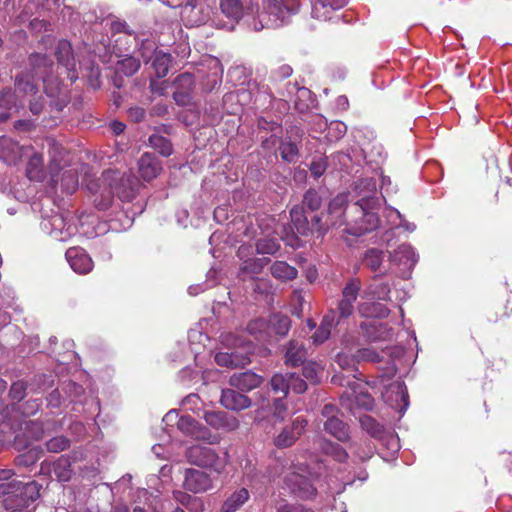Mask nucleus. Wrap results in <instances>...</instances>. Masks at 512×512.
<instances>
[{
    "label": "nucleus",
    "mask_w": 512,
    "mask_h": 512,
    "mask_svg": "<svg viewBox=\"0 0 512 512\" xmlns=\"http://www.w3.org/2000/svg\"><path fill=\"white\" fill-rule=\"evenodd\" d=\"M215 361L220 366L238 367L249 363L250 359L247 355L239 356L235 352H219L215 355Z\"/></svg>",
    "instance_id": "obj_32"
},
{
    "label": "nucleus",
    "mask_w": 512,
    "mask_h": 512,
    "mask_svg": "<svg viewBox=\"0 0 512 512\" xmlns=\"http://www.w3.org/2000/svg\"><path fill=\"white\" fill-rule=\"evenodd\" d=\"M69 447V440L63 436H57L50 439L46 443V448L49 452L59 453Z\"/></svg>",
    "instance_id": "obj_56"
},
{
    "label": "nucleus",
    "mask_w": 512,
    "mask_h": 512,
    "mask_svg": "<svg viewBox=\"0 0 512 512\" xmlns=\"http://www.w3.org/2000/svg\"><path fill=\"white\" fill-rule=\"evenodd\" d=\"M307 357V351L302 343L292 340L289 342L286 353L285 363L290 366H298L304 362Z\"/></svg>",
    "instance_id": "obj_29"
},
{
    "label": "nucleus",
    "mask_w": 512,
    "mask_h": 512,
    "mask_svg": "<svg viewBox=\"0 0 512 512\" xmlns=\"http://www.w3.org/2000/svg\"><path fill=\"white\" fill-rule=\"evenodd\" d=\"M357 358L358 360H365L371 362H380L382 360L380 354L372 348H363L358 350Z\"/></svg>",
    "instance_id": "obj_62"
},
{
    "label": "nucleus",
    "mask_w": 512,
    "mask_h": 512,
    "mask_svg": "<svg viewBox=\"0 0 512 512\" xmlns=\"http://www.w3.org/2000/svg\"><path fill=\"white\" fill-rule=\"evenodd\" d=\"M324 429L327 433L339 441H346L349 438L347 425L338 417V410L332 404H326L322 409Z\"/></svg>",
    "instance_id": "obj_10"
},
{
    "label": "nucleus",
    "mask_w": 512,
    "mask_h": 512,
    "mask_svg": "<svg viewBox=\"0 0 512 512\" xmlns=\"http://www.w3.org/2000/svg\"><path fill=\"white\" fill-rule=\"evenodd\" d=\"M152 67L158 78L165 77L171 63V56L162 51L155 52L152 57Z\"/></svg>",
    "instance_id": "obj_37"
},
{
    "label": "nucleus",
    "mask_w": 512,
    "mask_h": 512,
    "mask_svg": "<svg viewBox=\"0 0 512 512\" xmlns=\"http://www.w3.org/2000/svg\"><path fill=\"white\" fill-rule=\"evenodd\" d=\"M384 259V253L381 250L376 248L368 249L363 256V264L371 269L372 271H377Z\"/></svg>",
    "instance_id": "obj_43"
},
{
    "label": "nucleus",
    "mask_w": 512,
    "mask_h": 512,
    "mask_svg": "<svg viewBox=\"0 0 512 512\" xmlns=\"http://www.w3.org/2000/svg\"><path fill=\"white\" fill-rule=\"evenodd\" d=\"M303 204L310 210L315 211L321 206V198L314 190H308L303 199Z\"/></svg>",
    "instance_id": "obj_59"
},
{
    "label": "nucleus",
    "mask_w": 512,
    "mask_h": 512,
    "mask_svg": "<svg viewBox=\"0 0 512 512\" xmlns=\"http://www.w3.org/2000/svg\"><path fill=\"white\" fill-rule=\"evenodd\" d=\"M303 375L311 383L316 384L320 381L324 368L315 361L303 362Z\"/></svg>",
    "instance_id": "obj_44"
},
{
    "label": "nucleus",
    "mask_w": 512,
    "mask_h": 512,
    "mask_svg": "<svg viewBox=\"0 0 512 512\" xmlns=\"http://www.w3.org/2000/svg\"><path fill=\"white\" fill-rule=\"evenodd\" d=\"M34 74H21L15 79V90L4 89L0 92V122L6 121L13 113L24 107V100L28 98L29 110L33 115H39L44 107L42 96L38 95L35 77L41 78L45 93L54 98L51 105L60 111L66 106L68 99L63 93L62 84L52 75L53 63L46 55L35 53L29 58Z\"/></svg>",
    "instance_id": "obj_1"
},
{
    "label": "nucleus",
    "mask_w": 512,
    "mask_h": 512,
    "mask_svg": "<svg viewBox=\"0 0 512 512\" xmlns=\"http://www.w3.org/2000/svg\"><path fill=\"white\" fill-rule=\"evenodd\" d=\"M267 259L261 258H251L248 260H244L241 265V272L247 274H259L263 268L267 265Z\"/></svg>",
    "instance_id": "obj_51"
},
{
    "label": "nucleus",
    "mask_w": 512,
    "mask_h": 512,
    "mask_svg": "<svg viewBox=\"0 0 512 512\" xmlns=\"http://www.w3.org/2000/svg\"><path fill=\"white\" fill-rule=\"evenodd\" d=\"M46 142L50 156L47 169L52 185L56 186L60 181L62 191L66 194H73L79 185L76 169L64 170L68 166L65 149L53 139H47Z\"/></svg>",
    "instance_id": "obj_3"
},
{
    "label": "nucleus",
    "mask_w": 512,
    "mask_h": 512,
    "mask_svg": "<svg viewBox=\"0 0 512 512\" xmlns=\"http://www.w3.org/2000/svg\"><path fill=\"white\" fill-rule=\"evenodd\" d=\"M65 257L70 267L78 274H87L93 269L91 257L80 247L69 248Z\"/></svg>",
    "instance_id": "obj_18"
},
{
    "label": "nucleus",
    "mask_w": 512,
    "mask_h": 512,
    "mask_svg": "<svg viewBox=\"0 0 512 512\" xmlns=\"http://www.w3.org/2000/svg\"><path fill=\"white\" fill-rule=\"evenodd\" d=\"M182 16L191 26H198L209 19V11L205 10L199 0H183Z\"/></svg>",
    "instance_id": "obj_21"
},
{
    "label": "nucleus",
    "mask_w": 512,
    "mask_h": 512,
    "mask_svg": "<svg viewBox=\"0 0 512 512\" xmlns=\"http://www.w3.org/2000/svg\"><path fill=\"white\" fill-rule=\"evenodd\" d=\"M54 473L56 477L62 481L67 482L72 476L71 461L67 456L59 457L53 465Z\"/></svg>",
    "instance_id": "obj_40"
},
{
    "label": "nucleus",
    "mask_w": 512,
    "mask_h": 512,
    "mask_svg": "<svg viewBox=\"0 0 512 512\" xmlns=\"http://www.w3.org/2000/svg\"><path fill=\"white\" fill-rule=\"evenodd\" d=\"M288 379H289V390H292L298 394L304 393L306 391L307 384L298 375H296L295 373H290V374H288Z\"/></svg>",
    "instance_id": "obj_60"
},
{
    "label": "nucleus",
    "mask_w": 512,
    "mask_h": 512,
    "mask_svg": "<svg viewBox=\"0 0 512 512\" xmlns=\"http://www.w3.org/2000/svg\"><path fill=\"white\" fill-rule=\"evenodd\" d=\"M367 293L373 298L386 300L390 293V287L387 283L377 282L374 278V282L367 288Z\"/></svg>",
    "instance_id": "obj_52"
},
{
    "label": "nucleus",
    "mask_w": 512,
    "mask_h": 512,
    "mask_svg": "<svg viewBox=\"0 0 512 512\" xmlns=\"http://www.w3.org/2000/svg\"><path fill=\"white\" fill-rule=\"evenodd\" d=\"M389 393H395L396 394V402L400 401L401 404L396 405L397 408L400 410L406 409L408 406V393L406 386L403 382H394L390 385V387L387 389L385 397L387 400H389L390 396Z\"/></svg>",
    "instance_id": "obj_39"
},
{
    "label": "nucleus",
    "mask_w": 512,
    "mask_h": 512,
    "mask_svg": "<svg viewBox=\"0 0 512 512\" xmlns=\"http://www.w3.org/2000/svg\"><path fill=\"white\" fill-rule=\"evenodd\" d=\"M183 486L192 493H203L212 488V480L207 473L189 468L185 471Z\"/></svg>",
    "instance_id": "obj_15"
},
{
    "label": "nucleus",
    "mask_w": 512,
    "mask_h": 512,
    "mask_svg": "<svg viewBox=\"0 0 512 512\" xmlns=\"http://www.w3.org/2000/svg\"><path fill=\"white\" fill-rule=\"evenodd\" d=\"M354 191L358 199L351 205L347 204L346 194H339L330 201L327 221L333 227L345 225L344 232L361 236L378 228L380 223L376 180L371 177L362 178L356 182Z\"/></svg>",
    "instance_id": "obj_2"
},
{
    "label": "nucleus",
    "mask_w": 512,
    "mask_h": 512,
    "mask_svg": "<svg viewBox=\"0 0 512 512\" xmlns=\"http://www.w3.org/2000/svg\"><path fill=\"white\" fill-rule=\"evenodd\" d=\"M267 326V328H269V335L274 333L279 336H284L290 329V319L285 315L274 314L269 318Z\"/></svg>",
    "instance_id": "obj_34"
},
{
    "label": "nucleus",
    "mask_w": 512,
    "mask_h": 512,
    "mask_svg": "<svg viewBox=\"0 0 512 512\" xmlns=\"http://www.w3.org/2000/svg\"><path fill=\"white\" fill-rule=\"evenodd\" d=\"M279 248L280 244L276 238L265 237L256 242V251L258 254L273 255L279 250Z\"/></svg>",
    "instance_id": "obj_48"
},
{
    "label": "nucleus",
    "mask_w": 512,
    "mask_h": 512,
    "mask_svg": "<svg viewBox=\"0 0 512 512\" xmlns=\"http://www.w3.org/2000/svg\"><path fill=\"white\" fill-rule=\"evenodd\" d=\"M277 512H312L308 509H305L301 505L289 504L286 502H280L277 506Z\"/></svg>",
    "instance_id": "obj_64"
},
{
    "label": "nucleus",
    "mask_w": 512,
    "mask_h": 512,
    "mask_svg": "<svg viewBox=\"0 0 512 512\" xmlns=\"http://www.w3.org/2000/svg\"><path fill=\"white\" fill-rule=\"evenodd\" d=\"M250 494L246 488L235 490L223 503L221 512H235L249 499Z\"/></svg>",
    "instance_id": "obj_30"
},
{
    "label": "nucleus",
    "mask_w": 512,
    "mask_h": 512,
    "mask_svg": "<svg viewBox=\"0 0 512 512\" xmlns=\"http://www.w3.org/2000/svg\"><path fill=\"white\" fill-rule=\"evenodd\" d=\"M173 497L179 504L186 507L191 512H197L201 507V500L197 497H193L184 491H174Z\"/></svg>",
    "instance_id": "obj_41"
},
{
    "label": "nucleus",
    "mask_w": 512,
    "mask_h": 512,
    "mask_svg": "<svg viewBox=\"0 0 512 512\" xmlns=\"http://www.w3.org/2000/svg\"><path fill=\"white\" fill-rule=\"evenodd\" d=\"M21 488V482L16 481L15 479H10L8 481H4L0 483V497L8 496L5 499V506L7 509H12V501L13 497H18V491Z\"/></svg>",
    "instance_id": "obj_36"
},
{
    "label": "nucleus",
    "mask_w": 512,
    "mask_h": 512,
    "mask_svg": "<svg viewBox=\"0 0 512 512\" xmlns=\"http://www.w3.org/2000/svg\"><path fill=\"white\" fill-rule=\"evenodd\" d=\"M36 7L33 0H6L4 3L6 13L22 21H25Z\"/></svg>",
    "instance_id": "obj_26"
},
{
    "label": "nucleus",
    "mask_w": 512,
    "mask_h": 512,
    "mask_svg": "<svg viewBox=\"0 0 512 512\" xmlns=\"http://www.w3.org/2000/svg\"><path fill=\"white\" fill-rule=\"evenodd\" d=\"M25 430L29 433L32 440H39L43 436L42 425L38 422L29 421L25 423Z\"/></svg>",
    "instance_id": "obj_63"
},
{
    "label": "nucleus",
    "mask_w": 512,
    "mask_h": 512,
    "mask_svg": "<svg viewBox=\"0 0 512 512\" xmlns=\"http://www.w3.org/2000/svg\"><path fill=\"white\" fill-rule=\"evenodd\" d=\"M150 145L163 156H169L172 153V145L170 141L158 134H152L149 137Z\"/></svg>",
    "instance_id": "obj_50"
},
{
    "label": "nucleus",
    "mask_w": 512,
    "mask_h": 512,
    "mask_svg": "<svg viewBox=\"0 0 512 512\" xmlns=\"http://www.w3.org/2000/svg\"><path fill=\"white\" fill-rule=\"evenodd\" d=\"M331 382L340 386H346L347 389L340 397L343 407L355 413L357 408L371 410L374 406V399L365 390V386L358 380H347L343 374H335Z\"/></svg>",
    "instance_id": "obj_5"
},
{
    "label": "nucleus",
    "mask_w": 512,
    "mask_h": 512,
    "mask_svg": "<svg viewBox=\"0 0 512 512\" xmlns=\"http://www.w3.org/2000/svg\"><path fill=\"white\" fill-rule=\"evenodd\" d=\"M163 422L167 426H177V429L184 435L190 436L195 439H206L209 436V432L206 428L201 426L194 418L190 415L178 416V413L174 410L169 411L163 417Z\"/></svg>",
    "instance_id": "obj_9"
},
{
    "label": "nucleus",
    "mask_w": 512,
    "mask_h": 512,
    "mask_svg": "<svg viewBox=\"0 0 512 512\" xmlns=\"http://www.w3.org/2000/svg\"><path fill=\"white\" fill-rule=\"evenodd\" d=\"M335 361L342 370L349 371V372L356 371V366H357V362H358L357 356L354 357V356L348 355L345 352H340L336 355Z\"/></svg>",
    "instance_id": "obj_54"
},
{
    "label": "nucleus",
    "mask_w": 512,
    "mask_h": 512,
    "mask_svg": "<svg viewBox=\"0 0 512 512\" xmlns=\"http://www.w3.org/2000/svg\"><path fill=\"white\" fill-rule=\"evenodd\" d=\"M345 5V0H312V17L326 21L331 18V14L341 9Z\"/></svg>",
    "instance_id": "obj_25"
},
{
    "label": "nucleus",
    "mask_w": 512,
    "mask_h": 512,
    "mask_svg": "<svg viewBox=\"0 0 512 512\" xmlns=\"http://www.w3.org/2000/svg\"><path fill=\"white\" fill-rule=\"evenodd\" d=\"M40 227L42 231L61 242L69 240L77 232L76 226L67 221L62 214H53L43 218Z\"/></svg>",
    "instance_id": "obj_8"
},
{
    "label": "nucleus",
    "mask_w": 512,
    "mask_h": 512,
    "mask_svg": "<svg viewBox=\"0 0 512 512\" xmlns=\"http://www.w3.org/2000/svg\"><path fill=\"white\" fill-rule=\"evenodd\" d=\"M390 257L391 262L399 266L403 276L408 275L418 261L417 255L409 244L400 245Z\"/></svg>",
    "instance_id": "obj_17"
},
{
    "label": "nucleus",
    "mask_w": 512,
    "mask_h": 512,
    "mask_svg": "<svg viewBox=\"0 0 512 512\" xmlns=\"http://www.w3.org/2000/svg\"><path fill=\"white\" fill-rule=\"evenodd\" d=\"M24 157L28 158L26 167V176L28 179L31 181L42 182L46 177L42 154L34 151L32 148L28 155H24Z\"/></svg>",
    "instance_id": "obj_27"
},
{
    "label": "nucleus",
    "mask_w": 512,
    "mask_h": 512,
    "mask_svg": "<svg viewBox=\"0 0 512 512\" xmlns=\"http://www.w3.org/2000/svg\"><path fill=\"white\" fill-rule=\"evenodd\" d=\"M27 385L24 381H16L11 385L10 397L13 400L21 401L26 395Z\"/></svg>",
    "instance_id": "obj_61"
},
{
    "label": "nucleus",
    "mask_w": 512,
    "mask_h": 512,
    "mask_svg": "<svg viewBox=\"0 0 512 512\" xmlns=\"http://www.w3.org/2000/svg\"><path fill=\"white\" fill-rule=\"evenodd\" d=\"M138 171L145 181H151L159 175L161 164L153 154L145 153L138 161Z\"/></svg>",
    "instance_id": "obj_28"
},
{
    "label": "nucleus",
    "mask_w": 512,
    "mask_h": 512,
    "mask_svg": "<svg viewBox=\"0 0 512 512\" xmlns=\"http://www.w3.org/2000/svg\"><path fill=\"white\" fill-rule=\"evenodd\" d=\"M280 153L283 160L287 162H294L298 155V148L292 142H282L280 147Z\"/></svg>",
    "instance_id": "obj_55"
},
{
    "label": "nucleus",
    "mask_w": 512,
    "mask_h": 512,
    "mask_svg": "<svg viewBox=\"0 0 512 512\" xmlns=\"http://www.w3.org/2000/svg\"><path fill=\"white\" fill-rule=\"evenodd\" d=\"M359 313L364 317L384 318L389 310L381 303H361L358 306Z\"/></svg>",
    "instance_id": "obj_38"
},
{
    "label": "nucleus",
    "mask_w": 512,
    "mask_h": 512,
    "mask_svg": "<svg viewBox=\"0 0 512 512\" xmlns=\"http://www.w3.org/2000/svg\"><path fill=\"white\" fill-rule=\"evenodd\" d=\"M335 326V312L331 310L329 313H327L319 326V328L316 330L314 335L312 336L313 343L314 344H322L325 342L331 333V329Z\"/></svg>",
    "instance_id": "obj_31"
},
{
    "label": "nucleus",
    "mask_w": 512,
    "mask_h": 512,
    "mask_svg": "<svg viewBox=\"0 0 512 512\" xmlns=\"http://www.w3.org/2000/svg\"><path fill=\"white\" fill-rule=\"evenodd\" d=\"M220 8L229 18L238 20L242 16V5L239 0H220Z\"/></svg>",
    "instance_id": "obj_46"
},
{
    "label": "nucleus",
    "mask_w": 512,
    "mask_h": 512,
    "mask_svg": "<svg viewBox=\"0 0 512 512\" xmlns=\"http://www.w3.org/2000/svg\"><path fill=\"white\" fill-rule=\"evenodd\" d=\"M186 457L189 463L210 469L218 474L225 470L229 462L227 450L200 444L190 446L186 450Z\"/></svg>",
    "instance_id": "obj_6"
},
{
    "label": "nucleus",
    "mask_w": 512,
    "mask_h": 512,
    "mask_svg": "<svg viewBox=\"0 0 512 512\" xmlns=\"http://www.w3.org/2000/svg\"><path fill=\"white\" fill-rule=\"evenodd\" d=\"M264 319H255L249 322L247 331L253 335L257 340H265L269 335V328Z\"/></svg>",
    "instance_id": "obj_45"
},
{
    "label": "nucleus",
    "mask_w": 512,
    "mask_h": 512,
    "mask_svg": "<svg viewBox=\"0 0 512 512\" xmlns=\"http://www.w3.org/2000/svg\"><path fill=\"white\" fill-rule=\"evenodd\" d=\"M299 9L298 0H266L264 9L253 18L250 27L259 32L263 29L277 28Z\"/></svg>",
    "instance_id": "obj_4"
},
{
    "label": "nucleus",
    "mask_w": 512,
    "mask_h": 512,
    "mask_svg": "<svg viewBox=\"0 0 512 512\" xmlns=\"http://www.w3.org/2000/svg\"><path fill=\"white\" fill-rule=\"evenodd\" d=\"M263 378L252 371L234 373L229 378L230 386L242 391L249 392L261 385Z\"/></svg>",
    "instance_id": "obj_24"
},
{
    "label": "nucleus",
    "mask_w": 512,
    "mask_h": 512,
    "mask_svg": "<svg viewBox=\"0 0 512 512\" xmlns=\"http://www.w3.org/2000/svg\"><path fill=\"white\" fill-rule=\"evenodd\" d=\"M18 496L21 497V502L23 504H27L29 501L33 502L40 496V486L35 481H31L26 484L21 483Z\"/></svg>",
    "instance_id": "obj_42"
},
{
    "label": "nucleus",
    "mask_w": 512,
    "mask_h": 512,
    "mask_svg": "<svg viewBox=\"0 0 512 512\" xmlns=\"http://www.w3.org/2000/svg\"><path fill=\"white\" fill-rule=\"evenodd\" d=\"M257 409L254 412V420L258 423L263 422L269 416L272 408L269 401V392L260 391L257 393V399L255 401Z\"/></svg>",
    "instance_id": "obj_33"
},
{
    "label": "nucleus",
    "mask_w": 512,
    "mask_h": 512,
    "mask_svg": "<svg viewBox=\"0 0 512 512\" xmlns=\"http://www.w3.org/2000/svg\"><path fill=\"white\" fill-rule=\"evenodd\" d=\"M140 68V62L133 56L126 57L117 63V72L125 76H132Z\"/></svg>",
    "instance_id": "obj_47"
},
{
    "label": "nucleus",
    "mask_w": 512,
    "mask_h": 512,
    "mask_svg": "<svg viewBox=\"0 0 512 512\" xmlns=\"http://www.w3.org/2000/svg\"><path fill=\"white\" fill-rule=\"evenodd\" d=\"M284 482L290 491L300 498H309L315 494L316 489L311 480L302 473L296 471L287 472Z\"/></svg>",
    "instance_id": "obj_13"
},
{
    "label": "nucleus",
    "mask_w": 512,
    "mask_h": 512,
    "mask_svg": "<svg viewBox=\"0 0 512 512\" xmlns=\"http://www.w3.org/2000/svg\"><path fill=\"white\" fill-rule=\"evenodd\" d=\"M220 402L223 407L232 411H242L252 405V401L248 396L234 389H223Z\"/></svg>",
    "instance_id": "obj_22"
},
{
    "label": "nucleus",
    "mask_w": 512,
    "mask_h": 512,
    "mask_svg": "<svg viewBox=\"0 0 512 512\" xmlns=\"http://www.w3.org/2000/svg\"><path fill=\"white\" fill-rule=\"evenodd\" d=\"M360 423L362 428L367 431L372 437H381L383 432V426L376 422L375 419L368 415L360 417Z\"/></svg>",
    "instance_id": "obj_53"
},
{
    "label": "nucleus",
    "mask_w": 512,
    "mask_h": 512,
    "mask_svg": "<svg viewBox=\"0 0 512 512\" xmlns=\"http://www.w3.org/2000/svg\"><path fill=\"white\" fill-rule=\"evenodd\" d=\"M205 422L216 430L234 431L239 428V420L222 411H208L203 416Z\"/></svg>",
    "instance_id": "obj_19"
},
{
    "label": "nucleus",
    "mask_w": 512,
    "mask_h": 512,
    "mask_svg": "<svg viewBox=\"0 0 512 512\" xmlns=\"http://www.w3.org/2000/svg\"><path fill=\"white\" fill-rule=\"evenodd\" d=\"M361 289V282L357 278L348 280L342 289L341 299L339 300L337 311L339 318H348L354 312V304L358 298Z\"/></svg>",
    "instance_id": "obj_11"
},
{
    "label": "nucleus",
    "mask_w": 512,
    "mask_h": 512,
    "mask_svg": "<svg viewBox=\"0 0 512 512\" xmlns=\"http://www.w3.org/2000/svg\"><path fill=\"white\" fill-rule=\"evenodd\" d=\"M322 450L326 455L340 463L348 458V453L339 444L330 441L323 442Z\"/></svg>",
    "instance_id": "obj_49"
},
{
    "label": "nucleus",
    "mask_w": 512,
    "mask_h": 512,
    "mask_svg": "<svg viewBox=\"0 0 512 512\" xmlns=\"http://www.w3.org/2000/svg\"><path fill=\"white\" fill-rule=\"evenodd\" d=\"M115 194L121 201L129 202L136 196L139 189V180L131 174H120L118 179L113 182Z\"/></svg>",
    "instance_id": "obj_16"
},
{
    "label": "nucleus",
    "mask_w": 512,
    "mask_h": 512,
    "mask_svg": "<svg viewBox=\"0 0 512 512\" xmlns=\"http://www.w3.org/2000/svg\"><path fill=\"white\" fill-rule=\"evenodd\" d=\"M271 387L275 392H282L286 394L289 391L288 374H275L271 378Z\"/></svg>",
    "instance_id": "obj_57"
},
{
    "label": "nucleus",
    "mask_w": 512,
    "mask_h": 512,
    "mask_svg": "<svg viewBox=\"0 0 512 512\" xmlns=\"http://www.w3.org/2000/svg\"><path fill=\"white\" fill-rule=\"evenodd\" d=\"M307 420L301 416L296 417L292 424L285 426L282 431L274 438V444L278 448H287L292 446L307 426Z\"/></svg>",
    "instance_id": "obj_12"
},
{
    "label": "nucleus",
    "mask_w": 512,
    "mask_h": 512,
    "mask_svg": "<svg viewBox=\"0 0 512 512\" xmlns=\"http://www.w3.org/2000/svg\"><path fill=\"white\" fill-rule=\"evenodd\" d=\"M32 150L30 146H20L17 142L3 138L0 140V158L8 164H16Z\"/></svg>",
    "instance_id": "obj_20"
},
{
    "label": "nucleus",
    "mask_w": 512,
    "mask_h": 512,
    "mask_svg": "<svg viewBox=\"0 0 512 512\" xmlns=\"http://www.w3.org/2000/svg\"><path fill=\"white\" fill-rule=\"evenodd\" d=\"M290 216L292 225L295 228L296 232H292L291 238L287 236L286 241L289 245L293 247H298L300 244L296 234L307 235L309 231V223L307 217L304 215L303 209L300 207H293L290 211Z\"/></svg>",
    "instance_id": "obj_23"
},
{
    "label": "nucleus",
    "mask_w": 512,
    "mask_h": 512,
    "mask_svg": "<svg viewBox=\"0 0 512 512\" xmlns=\"http://www.w3.org/2000/svg\"><path fill=\"white\" fill-rule=\"evenodd\" d=\"M55 54L58 60L57 68H63L71 82L76 81L78 75L76 73V63L72 55L71 44L66 40L59 41Z\"/></svg>",
    "instance_id": "obj_14"
},
{
    "label": "nucleus",
    "mask_w": 512,
    "mask_h": 512,
    "mask_svg": "<svg viewBox=\"0 0 512 512\" xmlns=\"http://www.w3.org/2000/svg\"><path fill=\"white\" fill-rule=\"evenodd\" d=\"M118 179V171H105L102 176L87 184V189L92 194V201L99 210L108 209L114 199L113 182Z\"/></svg>",
    "instance_id": "obj_7"
},
{
    "label": "nucleus",
    "mask_w": 512,
    "mask_h": 512,
    "mask_svg": "<svg viewBox=\"0 0 512 512\" xmlns=\"http://www.w3.org/2000/svg\"><path fill=\"white\" fill-rule=\"evenodd\" d=\"M157 51L156 44L153 40H143L139 47L140 55L145 62L150 61Z\"/></svg>",
    "instance_id": "obj_58"
},
{
    "label": "nucleus",
    "mask_w": 512,
    "mask_h": 512,
    "mask_svg": "<svg viewBox=\"0 0 512 512\" xmlns=\"http://www.w3.org/2000/svg\"><path fill=\"white\" fill-rule=\"evenodd\" d=\"M271 274L281 281L293 280L297 276V270L295 267L290 266L284 261L275 262L271 268Z\"/></svg>",
    "instance_id": "obj_35"
}]
</instances>
